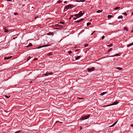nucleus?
<instances>
[{
  "mask_svg": "<svg viewBox=\"0 0 133 133\" xmlns=\"http://www.w3.org/2000/svg\"><path fill=\"white\" fill-rule=\"evenodd\" d=\"M95 31H94L93 32H92V33L91 34V35H92L94 33Z\"/></svg>",
  "mask_w": 133,
  "mask_h": 133,
  "instance_id": "nucleus-36",
  "label": "nucleus"
},
{
  "mask_svg": "<svg viewBox=\"0 0 133 133\" xmlns=\"http://www.w3.org/2000/svg\"><path fill=\"white\" fill-rule=\"evenodd\" d=\"M84 14V12L83 13L82 12V11H80V12H79V13L78 14V15L79 16H79V17H80L82 16Z\"/></svg>",
  "mask_w": 133,
  "mask_h": 133,
  "instance_id": "nucleus-5",
  "label": "nucleus"
},
{
  "mask_svg": "<svg viewBox=\"0 0 133 133\" xmlns=\"http://www.w3.org/2000/svg\"><path fill=\"white\" fill-rule=\"evenodd\" d=\"M123 18V16H119L118 17V18L121 19V18Z\"/></svg>",
  "mask_w": 133,
  "mask_h": 133,
  "instance_id": "nucleus-16",
  "label": "nucleus"
},
{
  "mask_svg": "<svg viewBox=\"0 0 133 133\" xmlns=\"http://www.w3.org/2000/svg\"><path fill=\"white\" fill-rule=\"evenodd\" d=\"M14 14L15 15H16L18 14V13H17V12H15V13H14Z\"/></svg>",
  "mask_w": 133,
  "mask_h": 133,
  "instance_id": "nucleus-37",
  "label": "nucleus"
},
{
  "mask_svg": "<svg viewBox=\"0 0 133 133\" xmlns=\"http://www.w3.org/2000/svg\"><path fill=\"white\" fill-rule=\"evenodd\" d=\"M133 45V43H132L130 44H129L127 45V46L128 47H129L130 46H131L132 45Z\"/></svg>",
  "mask_w": 133,
  "mask_h": 133,
  "instance_id": "nucleus-12",
  "label": "nucleus"
},
{
  "mask_svg": "<svg viewBox=\"0 0 133 133\" xmlns=\"http://www.w3.org/2000/svg\"><path fill=\"white\" fill-rule=\"evenodd\" d=\"M74 16L76 17L77 18L79 17V16H79L78 14H76L75 15H74Z\"/></svg>",
  "mask_w": 133,
  "mask_h": 133,
  "instance_id": "nucleus-23",
  "label": "nucleus"
},
{
  "mask_svg": "<svg viewBox=\"0 0 133 133\" xmlns=\"http://www.w3.org/2000/svg\"><path fill=\"white\" fill-rule=\"evenodd\" d=\"M91 24V23H90L88 22L87 23V26H88L89 25H90Z\"/></svg>",
  "mask_w": 133,
  "mask_h": 133,
  "instance_id": "nucleus-27",
  "label": "nucleus"
},
{
  "mask_svg": "<svg viewBox=\"0 0 133 133\" xmlns=\"http://www.w3.org/2000/svg\"><path fill=\"white\" fill-rule=\"evenodd\" d=\"M104 36H103L102 37V40H103L104 38Z\"/></svg>",
  "mask_w": 133,
  "mask_h": 133,
  "instance_id": "nucleus-35",
  "label": "nucleus"
},
{
  "mask_svg": "<svg viewBox=\"0 0 133 133\" xmlns=\"http://www.w3.org/2000/svg\"><path fill=\"white\" fill-rule=\"evenodd\" d=\"M11 57H12L11 56H10L9 57H5L4 58V59H10Z\"/></svg>",
  "mask_w": 133,
  "mask_h": 133,
  "instance_id": "nucleus-10",
  "label": "nucleus"
},
{
  "mask_svg": "<svg viewBox=\"0 0 133 133\" xmlns=\"http://www.w3.org/2000/svg\"><path fill=\"white\" fill-rule=\"evenodd\" d=\"M131 127H133V124H131Z\"/></svg>",
  "mask_w": 133,
  "mask_h": 133,
  "instance_id": "nucleus-41",
  "label": "nucleus"
},
{
  "mask_svg": "<svg viewBox=\"0 0 133 133\" xmlns=\"http://www.w3.org/2000/svg\"><path fill=\"white\" fill-rule=\"evenodd\" d=\"M31 58V57H30V56H29V57H28V58L27 59V61H28L29 60V59Z\"/></svg>",
  "mask_w": 133,
  "mask_h": 133,
  "instance_id": "nucleus-24",
  "label": "nucleus"
},
{
  "mask_svg": "<svg viewBox=\"0 0 133 133\" xmlns=\"http://www.w3.org/2000/svg\"><path fill=\"white\" fill-rule=\"evenodd\" d=\"M67 2V1H65L64 2V3H66Z\"/></svg>",
  "mask_w": 133,
  "mask_h": 133,
  "instance_id": "nucleus-47",
  "label": "nucleus"
},
{
  "mask_svg": "<svg viewBox=\"0 0 133 133\" xmlns=\"http://www.w3.org/2000/svg\"><path fill=\"white\" fill-rule=\"evenodd\" d=\"M78 99H83L82 98H79Z\"/></svg>",
  "mask_w": 133,
  "mask_h": 133,
  "instance_id": "nucleus-49",
  "label": "nucleus"
},
{
  "mask_svg": "<svg viewBox=\"0 0 133 133\" xmlns=\"http://www.w3.org/2000/svg\"><path fill=\"white\" fill-rule=\"evenodd\" d=\"M119 8H120L119 7H116L115 8H114V10H117L118 9H119Z\"/></svg>",
  "mask_w": 133,
  "mask_h": 133,
  "instance_id": "nucleus-22",
  "label": "nucleus"
},
{
  "mask_svg": "<svg viewBox=\"0 0 133 133\" xmlns=\"http://www.w3.org/2000/svg\"><path fill=\"white\" fill-rule=\"evenodd\" d=\"M26 47H29V45H28L27 46H26Z\"/></svg>",
  "mask_w": 133,
  "mask_h": 133,
  "instance_id": "nucleus-51",
  "label": "nucleus"
},
{
  "mask_svg": "<svg viewBox=\"0 0 133 133\" xmlns=\"http://www.w3.org/2000/svg\"><path fill=\"white\" fill-rule=\"evenodd\" d=\"M124 15H127V13H126V12H125V13H124Z\"/></svg>",
  "mask_w": 133,
  "mask_h": 133,
  "instance_id": "nucleus-42",
  "label": "nucleus"
},
{
  "mask_svg": "<svg viewBox=\"0 0 133 133\" xmlns=\"http://www.w3.org/2000/svg\"><path fill=\"white\" fill-rule=\"evenodd\" d=\"M37 59V58L36 59V60Z\"/></svg>",
  "mask_w": 133,
  "mask_h": 133,
  "instance_id": "nucleus-56",
  "label": "nucleus"
},
{
  "mask_svg": "<svg viewBox=\"0 0 133 133\" xmlns=\"http://www.w3.org/2000/svg\"><path fill=\"white\" fill-rule=\"evenodd\" d=\"M73 7V5L70 4L66 6L65 7L64 9L66 10H68L70 9H71Z\"/></svg>",
  "mask_w": 133,
  "mask_h": 133,
  "instance_id": "nucleus-1",
  "label": "nucleus"
},
{
  "mask_svg": "<svg viewBox=\"0 0 133 133\" xmlns=\"http://www.w3.org/2000/svg\"><path fill=\"white\" fill-rule=\"evenodd\" d=\"M49 45L46 44V45H42V47H47V46H48Z\"/></svg>",
  "mask_w": 133,
  "mask_h": 133,
  "instance_id": "nucleus-19",
  "label": "nucleus"
},
{
  "mask_svg": "<svg viewBox=\"0 0 133 133\" xmlns=\"http://www.w3.org/2000/svg\"><path fill=\"white\" fill-rule=\"evenodd\" d=\"M82 57V56H78L77 57H76L75 58V59L76 60H78V59H79L80 58H81Z\"/></svg>",
  "mask_w": 133,
  "mask_h": 133,
  "instance_id": "nucleus-7",
  "label": "nucleus"
},
{
  "mask_svg": "<svg viewBox=\"0 0 133 133\" xmlns=\"http://www.w3.org/2000/svg\"><path fill=\"white\" fill-rule=\"evenodd\" d=\"M16 37H13V39H15Z\"/></svg>",
  "mask_w": 133,
  "mask_h": 133,
  "instance_id": "nucleus-52",
  "label": "nucleus"
},
{
  "mask_svg": "<svg viewBox=\"0 0 133 133\" xmlns=\"http://www.w3.org/2000/svg\"><path fill=\"white\" fill-rule=\"evenodd\" d=\"M124 30H125L126 31H128V29L127 28V27L126 26H125V27L124 28Z\"/></svg>",
  "mask_w": 133,
  "mask_h": 133,
  "instance_id": "nucleus-9",
  "label": "nucleus"
},
{
  "mask_svg": "<svg viewBox=\"0 0 133 133\" xmlns=\"http://www.w3.org/2000/svg\"><path fill=\"white\" fill-rule=\"evenodd\" d=\"M103 10H98L97 11V13H99L100 12H102Z\"/></svg>",
  "mask_w": 133,
  "mask_h": 133,
  "instance_id": "nucleus-13",
  "label": "nucleus"
},
{
  "mask_svg": "<svg viewBox=\"0 0 133 133\" xmlns=\"http://www.w3.org/2000/svg\"><path fill=\"white\" fill-rule=\"evenodd\" d=\"M81 21V20H78V21H76L75 22L76 23H78V22H79Z\"/></svg>",
  "mask_w": 133,
  "mask_h": 133,
  "instance_id": "nucleus-33",
  "label": "nucleus"
},
{
  "mask_svg": "<svg viewBox=\"0 0 133 133\" xmlns=\"http://www.w3.org/2000/svg\"><path fill=\"white\" fill-rule=\"evenodd\" d=\"M133 15V12H132V14H131V15Z\"/></svg>",
  "mask_w": 133,
  "mask_h": 133,
  "instance_id": "nucleus-50",
  "label": "nucleus"
},
{
  "mask_svg": "<svg viewBox=\"0 0 133 133\" xmlns=\"http://www.w3.org/2000/svg\"><path fill=\"white\" fill-rule=\"evenodd\" d=\"M48 75H51L52 74H53V73L52 72H51L50 73H48Z\"/></svg>",
  "mask_w": 133,
  "mask_h": 133,
  "instance_id": "nucleus-29",
  "label": "nucleus"
},
{
  "mask_svg": "<svg viewBox=\"0 0 133 133\" xmlns=\"http://www.w3.org/2000/svg\"><path fill=\"white\" fill-rule=\"evenodd\" d=\"M119 54H116L115 55H114L111 56H110L109 57H114V56H119Z\"/></svg>",
  "mask_w": 133,
  "mask_h": 133,
  "instance_id": "nucleus-8",
  "label": "nucleus"
},
{
  "mask_svg": "<svg viewBox=\"0 0 133 133\" xmlns=\"http://www.w3.org/2000/svg\"><path fill=\"white\" fill-rule=\"evenodd\" d=\"M6 1H12V0H5Z\"/></svg>",
  "mask_w": 133,
  "mask_h": 133,
  "instance_id": "nucleus-40",
  "label": "nucleus"
},
{
  "mask_svg": "<svg viewBox=\"0 0 133 133\" xmlns=\"http://www.w3.org/2000/svg\"><path fill=\"white\" fill-rule=\"evenodd\" d=\"M83 18H82L81 19V20H81V21H82L83 20Z\"/></svg>",
  "mask_w": 133,
  "mask_h": 133,
  "instance_id": "nucleus-45",
  "label": "nucleus"
},
{
  "mask_svg": "<svg viewBox=\"0 0 133 133\" xmlns=\"http://www.w3.org/2000/svg\"><path fill=\"white\" fill-rule=\"evenodd\" d=\"M111 49H112L111 48V49H109V50H108V51L109 52V51H110L111 50Z\"/></svg>",
  "mask_w": 133,
  "mask_h": 133,
  "instance_id": "nucleus-39",
  "label": "nucleus"
},
{
  "mask_svg": "<svg viewBox=\"0 0 133 133\" xmlns=\"http://www.w3.org/2000/svg\"><path fill=\"white\" fill-rule=\"evenodd\" d=\"M119 103V102L115 101V102H114L113 103H112V104H110L108 105L104 106V107H107L109 106L112 105H117Z\"/></svg>",
  "mask_w": 133,
  "mask_h": 133,
  "instance_id": "nucleus-3",
  "label": "nucleus"
},
{
  "mask_svg": "<svg viewBox=\"0 0 133 133\" xmlns=\"http://www.w3.org/2000/svg\"><path fill=\"white\" fill-rule=\"evenodd\" d=\"M44 75L45 76H48V72H47L46 74H44Z\"/></svg>",
  "mask_w": 133,
  "mask_h": 133,
  "instance_id": "nucleus-25",
  "label": "nucleus"
},
{
  "mask_svg": "<svg viewBox=\"0 0 133 133\" xmlns=\"http://www.w3.org/2000/svg\"><path fill=\"white\" fill-rule=\"evenodd\" d=\"M88 46V45H86L85 46L87 47V46Z\"/></svg>",
  "mask_w": 133,
  "mask_h": 133,
  "instance_id": "nucleus-48",
  "label": "nucleus"
},
{
  "mask_svg": "<svg viewBox=\"0 0 133 133\" xmlns=\"http://www.w3.org/2000/svg\"><path fill=\"white\" fill-rule=\"evenodd\" d=\"M90 115H89L87 116H82L81 118V119L82 120H83L84 119H87V118H89L90 117Z\"/></svg>",
  "mask_w": 133,
  "mask_h": 133,
  "instance_id": "nucleus-2",
  "label": "nucleus"
},
{
  "mask_svg": "<svg viewBox=\"0 0 133 133\" xmlns=\"http://www.w3.org/2000/svg\"><path fill=\"white\" fill-rule=\"evenodd\" d=\"M77 18H74V20H75Z\"/></svg>",
  "mask_w": 133,
  "mask_h": 133,
  "instance_id": "nucleus-46",
  "label": "nucleus"
},
{
  "mask_svg": "<svg viewBox=\"0 0 133 133\" xmlns=\"http://www.w3.org/2000/svg\"><path fill=\"white\" fill-rule=\"evenodd\" d=\"M72 52V51L71 50H70L68 51V53L69 54H71Z\"/></svg>",
  "mask_w": 133,
  "mask_h": 133,
  "instance_id": "nucleus-28",
  "label": "nucleus"
},
{
  "mask_svg": "<svg viewBox=\"0 0 133 133\" xmlns=\"http://www.w3.org/2000/svg\"><path fill=\"white\" fill-rule=\"evenodd\" d=\"M112 45H113V44L112 43L110 45H108V46L111 47V46Z\"/></svg>",
  "mask_w": 133,
  "mask_h": 133,
  "instance_id": "nucleus-26",
  "label": "nucleus"
},
{
  "mask_svg": "<svg viewBox=\"0 0 133 133\" xmlns=\"http://www.w3.org/2000/svg\"><path fill=\"white\" fill-rule=\"evenodd\" d=\"M62 2V1H61V0H59L58 1L57 3H61Z\"/></svg>",
  "mask_w": 133,
  "mask_h": 133,
  "instance_id": "nucleus-30",
  "label": "nucleus"
},
{
  "mask_svg": "<svg viewBox=\"0 0 133 133\" xmlns=\"http://www.w3.org/2000/svg\"><path fill=\"white\" fill-rule=\"evenodd\" d=\"M84 1H85L84 0H83V1H81V0H80V1H78V2H84Z\"/></svg>",
  "mask_w": 133,
  "mask_h": 133,
  "instance_id": "nucleus-43",
  "label": "nucleus"
},
{
  "mask_svg": "<svg viewBox=\"0 0 133 133\" xmlns=\"http://www.w3.org/2000/svg\"><path fill=\"white\" fill-rule=\"evenodd\" d=\"M107 93L106 92H102L101 94V95H104L105 94H106Z\"/></svg>",
  "mask_w": 133,
  "mask_h": 133,
  "instance_id": "nucleus-18",
  "label": "nucleus"
},
{
  "mask_svg": "<svg viewBox=\"0 0 133 133\" xmlns=\"http://www.w3.org/2000/svg\"><path fill=\"white\" fill-rule=\"evenodd\" d=\"M42 47H42V46H39V47H38V49H39V48H42Z\"/></svg>",
  "mask_w": 133,
  "mask_h": 133,
  "instance_id": "nucleus-38",
  "label": "nucleus"
},
{
  "mask_svg": "<svg viewBox=\"0 0 133 133\" xmlns=\"http://www.w3.org/2000/svg\"><path fill=\"white\" fill-rule=\"evenodd\" d=\"M78 50H76L75 51V52L77 51H78Z\"/></svg>",
  "mask_w": 133,
  "mask_h": 133,
  "instance_id": "nucleus-53",
  "label": "nucleus"
},
{
  "mask_svg": "<svg viewBox=\"0 0 133 133\" xmlns=\"http://www.w3.org/2000/svg\"><path fill=\"white\" fill-rule=\"evenodd\" d=\"M53 35V34L52 32H49L48 33V35Z\"/></svg>",
  "mask_w": 133,
  "mask_h": 133,
  "instance_id": "nucleus-20",
  "label": "nucleus"
},
{
  "mask_svg": "<svg viewBox=\"0 0 133 133\" xmlns=\"http://www.w3.org/2000/svg\"><path fill=\"white\" fill-rule=\"evenodd\" d=\"M20 130H18L16 132H15L14 133H19L20 132Z\"/></svg>",
  "mask_w": 133,
  "mask_h": 133,
  "instance_id": "nucleus-32",
  "label": "nucleus"
},
{
  "mask_svg": "<svg viewBox=\"0 0 133 133\" xmlns=\"http://www.w3.org/2000/svg\"><path fill=\"white\" fill-rule=\"evenodd\" d=\"M59 23L61 24H63L65 23L63 22H60Z\"/></svg>",
  "mask_w": 133,
  "mask_h": 133,
  "instance_id": "nucleus-21",
  "label": "nucleus"
},
{
  "mask_svg": "<svg viewBox=\"0 0 133 133\" xmlns=\"http://www.w3.org/2000/svg\"><path fill=\"white\" fill-rule=\"evenodd\" d=\"M117 122H116L114 123L111 125L110 126V127H112L114 126L116 124Z\"/></svg>",
  "mask_w": 133,
  "mask_h": 133,
  "instance_id": "nucleus-11",
  "label": "nucleus"
},
{
  "mask_svg": "<svg viewBox=\"0 0 133 133\" xmlns=\"http://www.w3.org/2000/svg\"><path fill=\"white\" fill-rule=\"evenodd\" d=\"M28 45H29V47L31 46H32V44L31 43H30Z\"/></svg>",
  "mask_w": 133,
  "mask_h": 133,
  "instance_id": "nucleus-31",
  "label": "nucleus"
},
{
  "mask_svg": "<svg viewBox=\"0 0 133 133\" xmlns=\"http://www.w3.org/2000/svg\"><path fill=\"white\" fill-rule=\"evenodd\" d=\"M71 16H71L70 17V19H71V18H72V17H73V16H72L71 15Z\"/></svg>",
  "mask_w": 133,
  "mask_h": 133,
  "instance_id": "nucleus-44",
  "label": "nucleus"
},
{
  "mask_svg": "<svg viewBox=\"0 0 133 133\" xmlns=\"http://www.w3.org/2000/svg\"><path fill=\"white\" fill-rule=\"evenodd\" d=\"M95 69V68L94 67H92L91 69L88 68L87 69V70L89 72H91L92 71H94V69Z\"/></svg>",
  "mask_w": 133,
  "mask_h": 133,
  "instance_id": "nucleus-4",
  "label": "nucleus"
},
{
  "mask_svg": "<svg viewBox=\"0 0 133 133\" xmlns=\"http://www.w3.org/2000/svg\"><path fill=\"white\" fill-rule=\"evenodd\" d=\"M132 32H133V30L132 31Z\"/></svg>",
  "mask_w": 133,
  "mask_h": 133,
  "instance_id": "nucleus-55",
  "label": "nucleus"
},
{
  "mask_svg": "<svg viewBox=\"0 0 133 133\" xmlns=\"http://www.w3.org/2000/svg\"><path fill=\"white\" fill-rule=\"evenodd\" d=\"M81 129H82V128L81 127Z\"/></svg>",
  "mask_w": 133,
  "mask_h": 133,
  "instance_id": "nucleus-54",
  "label": "nucleus"
},
{
  "mask_svg": "<svg viewBox=\"0 0 133 133\" xmlns=\"http://www.w3.org/2000/svg\"><path fill=\"white\" fill-rule=\"evenodd\" d=\"M112 17H113L112 15H108V18H110Z\"/></svg>",
  "mask_w": 133,
  "mask_h": 133,
  "instance_id": "nucleus-17",
  "label": "nucleus"
},
{
  "mask_svg": "<svg viewBox=\"0 0 133 133\" xmlns=\"http://www.w3.org/2000/svg\"><path fill=\"white\" fill-rule=\"evenodd\" d=\"M5 97L6 98H8L9 97H10V96H9L8 97V96H7V95H5Z\"/></svg>",
  "mask_w": 133,
  "mask_h": 133,
  "instance_id": "nucleus-34",
  "label": "nucleus"
},
{
  "mask_svg": "<svg viewBox=\"0 0 133 133\" xmlns=\"http://www.w3.org/2000/svg\"><path fill=\"white\" fill-rule=\"evenodd\" d=\"M6 28H7V27H5V28H3V29L4 30V32H5V33L8 32V30L5 29Z\"/></svg>",
  "mask_w": 133,
  "mask_h": 133,
  "instance_id": "nucleus-6",
  "label": "nucleus"
},
{
  "mask_svg": "<svg viewBox=\"0 0 133 133\" xmlns=\"http://www.w3.org/2000/svg\"><path fill=\"white\" fill-rule=\"evenodd\" d=\"M52 53L51 52H50L49 53L47 54V55L48 56H50L51 55H52Z\"/></svg>",
  "mask_w": 133,
  "mask_h": 133,
  "instance_id": "nucleus-15",
  "label": "nucleus"
},
{
  "mask_svg": "<svg viewBox=\"0 0 133 133\" xmlns=\"http://www.w3.org/2000/svg\"><path fill=\"white\" fill-rule=\"evenodd\" d=\"M116 69L119 70H121L122 69V68L121 67H117Z\"/></svg>",
  "mask_w": 133,
  "mask_h": 133,
  "instance_id": "nucleus-14",
  "label": "nucleus"
}]
</instances>
